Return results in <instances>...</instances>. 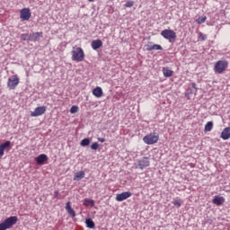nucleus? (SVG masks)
<instances>
[{"label":"nucleus","mask_w":230,"mask_h":230,"mask_svg":"<svg viewBox=\"0 0 230 230\" xmlns=\"http://www.w3.org/2000/svg\"><path fill=\"white\" fill-rule=\"evenodd\" d=\"M72 60L74 62H84L85 59V52L84 49L78 46H75L72 49Z\"/></svg>","instance_id":"1"},{"label":"nucleus","mask_w":230,"mask_h":230,"mask_svg":"<svg viewBox=\"0 0 230 230\" xmlns=\"http://www.w3.org/2000/svg\"><path fill=\"white\" fill-rule=\"evenodd\" d=\"M19 221L16 216H12L4 219V222L0 223V230L12 229L15 224Z\"/></svg>","instance_id":"2"},{"label":"nucleus","mask_w":230,"mask_h":230,"mask_svg":"<svg viewBox=\"0 0 230 230\" xmlns=\"http://www.w3.org/2000/svg\"><path fill=\"white\" fill-rule=\"evenodd\" d=\"M229 67V62L227 60H218L214 65V71L217 75H222Z\"/></svg>","instance_id":"3"},{"label":"nucleus","mask_w":230,"mask_h":230,"mask_svg":"<svg viewBox=\"0 0 230 230\" xmlns=\"http://www.w3.org/2000/svg\"><path fill=\"white\" fill-rule=\"evenodd\" d=\"M146 145H155L159 141V133L152 132L143 137Z\"/></svg>","instance_id":"4"},{"label":"nucleus","mask_w":230,"mask_h":230,"mask_svg":"<svg viewBox=\"0 0 230 230\" xmlns=\"http://www.w3.org/2000/svg\"><path fill=\"white\" fill-rule=\"evenodd\" d=\"M161 36L164 37L166 40H169V42H172V40H175L177 39V33L173 31V30L165 29L161 31Z\"/></svg>","instance_id":"5"},{"label":"nucleus","mask_w":230,"mask_h":230,"mask_svg":"<svg viewBox=\"0 0 230 230\" xmlns=\"http://www.w3.org/2000/svg\"><path fill=\"white\" fill-rule=\"evenodd\" d=\"M19 83H20L19 75H12L7 81V87L9 88L10 91H14L17 85H19Z\"/></svg>","instance_id":"6"},{"label":"nucleus","mask_w":230,"mask_h":230,"mask_svg":"<svg viewBox=\"0 0 230 230\" xmlns=\"http://www.w3.org/2000/svg\"><path fill=\"white\" fill-rule=\"evenodd\" d=\"M20 19L22 22L31 19V11L30 8L25 7L20 11Z\"/></svg>","instance_id":"7"},{"label":"nucleus","mask_w":230,"mask_h":230,"mask_svg":"<svg viewBox=\"0 0 230 230\" xmlns=\"http://www.w3.org/2000/svg\"><path fill=\"white\" fill-rule=\"evenodd\" d=\"M46 106H40L35 108L34 111L31 113V118H39L42 114H46Z\"/></svg>","instance_id":"8"},{"label":"nucleus","mask_w":230,"mask_h":230,"mask_svg":"<svg viewBox=\"0 0 230 230\" xmlns=\"http://www.w3.org/2000/svg\"><path fill=\"white\" fill-rule=\"evenodd\" d=\"M130 197H132V192L126 191L120 194H117L115 200H117V202H123V200H127V199H130Z\"/></svg>","instance_id":"9"},{"label":"nucleus","mask_w":230,"mask_h":230,"mask_svg":"<svg viewBox=\"0 0 230 230\" xmlns=\"http://www.w3.org/2000/svg\"><path fill=\"white\" fill-rule=\"evenodd\" d=\"M137 164L140 170H145L147 166H150V160L148 157H143L142 159L137 161Z\"/></svg>","instance_id":"10"},{"label":"nucleus","mask_w":230,"mask_h":230,"mask_svg":"<svg viewBox=\"0 0 230 230\" xmlns=\"http://www.w3.org/2000/svg\"><path fill=\"white\" fill-rule=\"evenodd\" d=\"M226 202V198L222 196H215L212 199V203H214L216 206H222Z\"/></svg>","instance_id":"11"},{"label":"nucleus","mask_w":230,"mask_h":230,"mask_svg":"<svg viewBox=\"0 0 230 230\" xmlns=\"http://www.w3.org/2000/svg\"><path fill=\"white\" fill-rule=\"evenodd\" d=\"M220 137L221 139H224V141H227V139H230V127L225 128L223 129Z\"/></svg>","instance_id":"12"},{"label":"nucleus","mask_w":230,"mask_h":230,"mask_svg":"<svg viewBox=\"0 0 230 230\" xmlns=\"http://www.w3.org/2000/svg\"><path fill=\"white\" fill-rule=\"evenodd\" d=\"M66 213H68V215H70V217H72V218H75V217H76V212H75V209L71 208V201H68L66 204Z\"/></svg>","instance_id":"13"},{"label":"nucleus","mask_w":230,"mask_h":230,"mask_svg":"<svg viewBox=\"0 0 230 230\" xmlns=\"http://www.w3.org/2000/svg\"><path fill=\"white\" fill-rule=\"evenodd\" d=\"M10 145H12V142L10 141H6L0 145V157L4 155V150H6V148H10Z\"/></svg>","instance_id":"14"},{"label":"nucleus","mask_w":230,"mask_h":230,"mask_svg":"<svg viewBox=\"0 0 230 230\" xmlns=\"http://www.w3.org/2000/svg\"><path fill=\"white\" fill-rule=\"evenodd\" d=\"M91 46L96 51V49H100L103 46V42L102 40H94L92 41Z\"/></svg>","instance_id":"15"},{"label":"nucleus","mask_w":230,"mask_h":230,"mask_svg":"<svg viewBox=\"0 0 230 230\" xmlns=\"http://www.w3.org/2000/svg\"><path fill=\"white\" fill-rule=\"evenodd\" d=\"M37 164H44L46 161H48V155L45 154L40 155L38 157L35 158Z\"/></svg>","instance_id":"16"},{"label":"nucleus","mask_w":230,"mask_h":230,"mask_svg":"<svg viewBox=\"0 0 230 230\" xmlns=\"http://www.w3.org/2000/svg\"><path fill=\"white\" fill-rule=\"evenodd\" d=\"M42 32H34L30 34L29 40H31V42H37V40H39L40 37H42Z\"/></svg>","instance_id":"17"},{"label":"nucleus","mask_w":230,"mask_h":230,"mask_svg":"<svg viewBox=\"0 0 230 230\" xmlns=\"http://www.w3.org/2000/svg\"><path fill=\"white\" fill-rule=\"evenodd\" d=\"M93 94L95 96V98H102V96H103V90L102 87L97 86L93 90Z\"/></svg>","instance_id":"18"},{"label":"nucleus","mask_w":230,"mask_h":230,"mask_svg":"<svg viewBox=\"0 0 230 230\" xmlns=\"http://www.w3.org/2000/svg\"><path fill=\"white\" fill-rule=\"evenodd\" d=\"M163 75L165 76V78H170V76H173V70L168 68V67H164L163 68Z\"/></svg>","instance_id":"19"},{"label":"nucleus","mask_w":230,"mask_h":230,"mask_svg":"<svg viewBox=\"0 0 230 230\" xmlns=\"http://www.w3.org/2000/svg\"><path fill=\"white\" fill-rule=\"evenodd\" d=\"M83 206H85V208H94V199H84Z\"/></svg>","instance_id":"20"},{"label":"nucleus","mask_w":230,"mask_h":230,"mask_svg":"<svg viewBox=\"0 0 230 230\" xmlns=\"http://www.w3.org/2000/svg\"><path fill=\"white\" fill-rule=\"evenodd\" d=\"M84 177H85V172L84 171L75 172V174L74 176V181H82V179H84Z\"/></svg>","instance_id":"21"},{"label":"nucleus","mask_w":230,"mask_h":230,"mask_svg":"<svg viewBox=\"0 0 230 230\" xmlns=\"http://www.w3.org/2000/svg\"><path fill=\"white\" fill-rule=\"evenodd\" d=\"M85 225H86V227H88V229H94L95 227L94 221H93V219L91 218L85 219Z\"/></svg>","instance_id":"22"},{"label":"nucleus","mask_w":230,"mask_h":230,"mask_svg":"<svg viewBox=\"0 0 230 230\" xmlns=\"http://www.w3.org/2000/svg\"><path fill=\"white\" fill-rule=\"evenodd\" d=\"M213 121H208L205 125V132H211L213 130Z\"/></svg>","instance_id":"23"},{"label":"nucleus","mask_w":230,"mask_h":230,"mask_svg":"<svg viewBox=\"0 0 230 230\" xmlns=\"http://www.w3.org/2000/svg\"><path fill=\"white\" fill-rule=\"evenodd\" d=\"M89 145H91V139L89 138H84L81 141V146H89Z\"/></svg>","instance_id":"24"},{"label":"nucleus","mask_w":230,"mask_h":230,"mask_svg":"<svg viewBox=\"0 0 230 230\" xmlns=\"http://www.w3.org/2000/svg\"><path fill=\"white\" fill-rule=\"evenodd\" d=\"M208 17L202 16L196 20L197 24H204L206 22Z\"/></svg>","instance_id":"25"},{"label":"nucleus","mask_w":230,"mask_h":230,"mask_svg":"<svg viewBox=\"0 0 230 230\" xmlns=\"http://www.w3.org/2000/svg\"><path fill=\"white\" fill-rule=\"evenodd\" d=\"M172 204L176 208H181V206H182V200H181V199H173L172 200Z\"/></svg>","instance_id":"26"},{"label":"nucleus","mask_w":230,"mask_h":230,"mask_svg":"<svg viewBox=\"0 0 230 230\" xmlns=\"http://www.w3.org/2000/svg\"><path fill=\"white\" fill-rule=\"evenodd\" d=\"M146 51H154V44L152 42H148L146 45Z\"/></svg>","instance_id":"27"},{"label":"nucleus","mask_w":230,"mask_h":230,"mask_svg":"<svg viewBox=\"0 0 230 230\" xmlns=\"http://www.w3.org/2000/svg\"><path fill=\"white\" fill-rule=\"evenodd\" d=\"M78 111H79L78 106L74 105L70 109V114H76V112H78Z\"/></svg>","instance_id":"28"},{"label":"nucleus","mask_w":230,"mask_h":230,"mask_svg":"<svg viewBox=\"0 0 230 230\" xmlns=\"http://www.w3.org/2000/svg\"><path fill=\"white\" fill-rule=\"evenodd\" d=\"M153 50H155V51H163V47L159 44H154L153 46Z\"/></svg>","instance_id":"29"},{"label":"nucleus","mask_w":230,"mask_h":230,"mask_svg":"<svg viewBox=\"0 0 230 230\" xmlns=\"http://www.w3.org/2000/svg\"><path fill=\"white\" fill-rule=\"evenodd\" d=\"M198 39H200V40H206V39H208V36L202 32H199L198 34Z\"/></svg>","instance_id":"30"},{"label":"nucleus","mask_w":230,"mask_h":230,"mask_svg":"<svg viewBox=\"0 0 230 230\" xmlns=\"http://www.w3.org/2000/svg\"><path fill=\"white\" fill-rule=\"evenodd\" d=\"M99 147H100V144H98V142H94L91 146L92 150H96Z\"/></svg>","instance_id":"31"},{"label":"nucleus","mask_w":230,"mask_h":230,"mask_svg":"<svg viewBox=\"0 0 230 230\" xmlns=\"http://www.w3.org/2000/svg\"><path fill=\"white\" fill-rule=\"evenodd\" d=\"M126 8H132V6H134V2L133 1H128L125 4Z\"/></svg>","instance_id":"32"},{"label":"nucleus","mask_w":230,"mask_h":230,"mask_svg":"<svg viewBox=\"0 0 230 230\" xmlns=\"http://www.w3.org/2000/svg\"><path fill=\"white\" fill-rule=\"evenodd\" d=\"M22 39H23L24 40H30V34H22Z\"/></svg>","instance_id":"33"},{"label":"nucleus","mask_w":230,"mask_h":230,"mask_svg":"<svg viewBox=\"0 0 230 230\" xmlns=\"http://www.w3.org/2000/svg\"><path fill=\"white\" fill-rule=\"evenodd\" d=\"M97 139L100 141V143H105V138L98 137Z\"/></svg>","instance_id":"34"},{"label":"nucleus","mask_w":230,"mask_h":230,"mask_svg":"<svg viewBox=\"0 0 230 230\" xmlns=\"http://www.w3.org/2000/svg\"><path fill=\"white\" fill-rule=\"evenodd\" d=\"M57 197H58V191H55V199H57Z\"/></svg>","instance_id":"35"},{"label":"nucleus","mask_w":230,"mask_h":230,"mask_svg":"<svg viewBox=\"0 0 230 230\" xmlns=\"http://www.w3.org/2000/svg\"><path fill=\"white\" fill-rule=\"evenodd\" d=\"M89 3H94V0H88Z\"/></svg>","instance_id":"36"}]
</instances>
